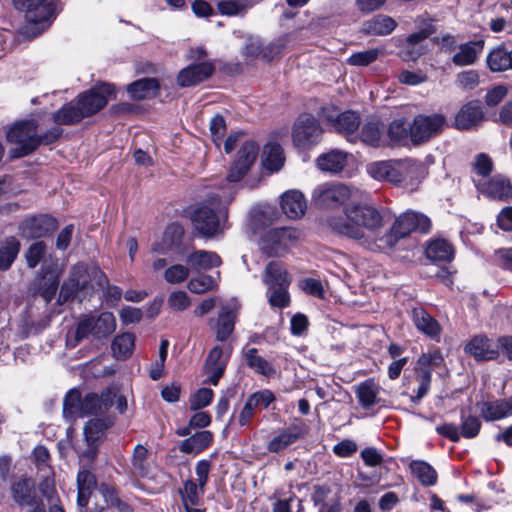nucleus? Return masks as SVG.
<instances>
[{
  "mask_svg": "<svg viewBox=\"0 0 512 512\" xmlns=\"http://www.w3.org/2000/svg\"><path fill=\"white\" fill-rule=\"evenodd\" d=\"M62 133L59 128H52L43 135H37L35 120L16 123L7 133V140L17 146L11 149L13 158H20L33 152L40 144H49L57 140Z\"/></svg>",
  "mask_w": 512,
  "mask_h": 512,
  "instance_id": "nucleus-1",
  "label": "nucleus"
},
{
  "mask_svg": "<svg viewBox=\"0 0 512 512\" xmlns=\"http://www.w3.org/2000/svg\"><path fill=\"white\" fill-rule=\"evenodd\" d=\"M93 283L98 286H104L107 283L105 274L98 267L88 268L82 262L73 265L68 280L62 285L58 298L59 304L74 298L78 291L93 289Z\"/></svg>",
  "mask_w": 512,
  "mask_h": 512,
  "instance_id": "nucleus-2",
  "label": "nucleus"
},
{
  "mask_svg": "<svg viewBox=\"0 0 512 512\" xmlns=\"http://www.w3.org/2000/svg\"><path fill=\"white\" fill-rule=\"evenodd\" d=\"M13 3L24 13L26 30L34 36L50 26L57 9V0H13Z\"/></svg>",
  "mask_w": 512,
  "mask_h": 512,
  "instance_id": "nucleus-3",
  "label": "nucleus"
},
{
  "mask_svg": "<svg viewBox=\"0 0 512 512\" xmlns=\"http://www.w3.org/2000/svg\"><path fill=\"white\" fill-rule=\"evenodd\" d=\"M252 238L269 256H278L298 238L293 226H255Z\"/></svg>",
  "mask_w": 512,
  "mask_h": 512,
  "instance_id": "nucleus-4",
  "label": "nucleus"
},
{
  "mask_svg": "<svg viewBox=\"0 0 512 512\" xmlns=\"http://www.w3.org/2000/svg\"><path fill=\"white\" fill-rule=\"evenodd\" d=\"M350 196L349 186L335 181L324 182L313 189L311 202L320 209H334L344 204Z\"/></svg>",
  "mask_w": 512,
  "mask_h": 512,
  "instance_id": "nucleus-5",
  "label": "nucleus"
},
{
  "mask_svg": "<svg viewBox=\"0 0 512 512\" xmlns=\"http://www.w3.org/2000/svg\"><path fill=\"white\" fill-rule=\"evenodd\" d=\"M221 198L228 202L232 199V194L219 195L211 197L208 203L191 208L189 216L193 224H223L228 219L227 205L221 201Z\"/></svg>",
  "mask_w": 512,
  "mask_h": 512,
  "instance_id": "nucleus-6",
  "label": "nucleus"
},
{
  "mask_svg": "<svg viewBox=\"0 0 512 512\" xmlns=\"http://www.w3.org/2000/svg\"><path fill=\"white\" fill-rule=\"evenodd\" d=\"M322 134L323 129L317 119L310 114H302L293 125V144L301 150L310 149L320 142Z\"/></svg>",
  "mask_w": 512,
  "mask_h": 512,
  "instance_id": "nucleus-7",
  "label": "nucleus"
},
{
  "mask_svg": "<svg viewBox=\"0 0 512 512\" xmlns=\"http://www.w3.org/2000/svg\"><path fill=\"white\" fill-rule=\"evenodd\" d=\"M115 97V87L110 83H97L89 90L80 93L76 101L81 107L84 115L91 117L102 110L108 101Z\"/></svg>",
  "mask_w": 512,
  "mask_h": 512,
  "instance_id": "nucleus-8",
  "label": "nucleus"
},
{
  "mask_svg": "<svg viewBox=\"0 0 512 512\" xmlns=\"http://www.w3.org/2000/svg\"><path fill=\"white\" fill-rule=\"evenodd\" d=\"M446 119L442 114L417 115L410 124V138L414 144H421L439 134Z\"/></svg>",
  "mask_w": 512,
  "mask_h": 512,
  "instance_id": "nucleus-9",
  "label": "nucleus"
},
{
  "mask_svg": "<svg viewBox=\"0 0 512 512\" xmlns=\"http://www.w3.org/2000/svg\"><path fill=\"white\" fill-rule=\"evenodd\" d=\"M287 42V37H281L264 46L258 39H249L242 54L248 63L258 59L271 61L282 52L287 46Z\"/></svg>",
  "mask_w": 512,
  "mask_h": 512,
  "instance_id": "nucleus-10",
  "label": "nucleus"
},
{
  "mask_svg": "<svg viewBox=\"0 0 512 512\" xmlns=\"http://www.w3.org/2000/svg\"><path fill=\"white\" fill-rule=\"evenodd\" d=\"M476 189L491 199L502 201L512 200V182L503 175H495L488 181H482L473 177Z\"/></svg>",
  "mask_w": 512,
  "mask_h": 512,
  "instance_id": "nucleus-11",
  "label": "nucleus"
},
{
  "mask_svg": "<svg viewBox=\"0 0 512 512\" xmlns=\"http://www.w3.org/2000/svg\"><path fill=\"white\" fill-rule=\"evenodd\" d=\"M259 146L254 141H246L238 152V156L227 175L230 183L240 181L249 171L251 165L257 158Z\"/></svg>",
  "mask_w": 512,
  "mask_h": 512,
  "instance_id": "nucleus-12",
  "label": "nucleus"
},
{
  "mask_svg": "<svg viewBox=\"0 0 512 512\" xmlns=\"http://www.w3.org/2000/svg\"><path fill=\"white\" fill-rule=\"evenodd\" d=\"M308 430V426L302 420H297L274 436L269 441L267 450L271 453H279L302 439L307 435Z\"/></svg>",
  "mask_w": 512,
  "mask_h": 512,
  "instance_id": "nucleus-13",
  "label": "nucleus"
},
{
  "mask_svg": "<svg viewBox=\"0 0 512 512\" xmlns=\"http://www.w3.org/2000/svg\"><path fill=\"white\" fill-rule=\"evenodd\" d=\"M408 162L379 161L367 166L369 175L376 180L399 183L404 179Z\"/></svg>",
  "mask_w": 512,
  "mask_h": 512,
  "instance_id": "nucleus-14",
  "label": "nucleus"
},
{
  "mask_svg": "<svg viewBox=\"0 0 512 512\" xmlns=\"http://www.w3.org/2000/svg\"><path fill=\"white\" fill-rule=\"evenodd\" d=\"M9 492L11 499L20 509H24V506L40 496L36 491L35 481L27 476L14 479L10 483Z\"/></svg>",
  "mask_w": 512,
  "mask_h": 512,
  "instance_id": "nucleus-15",
  "label": "nucleus"
},
{
  "mask_svg": "<svg viewBox=\"0 0 512 512\" xmlns=\"http://www.w3.org/2000/svg\"><path fill=\"white\" fill-rule=\"evenodd\" d=\"M280 206L287 218L293 221L302 219L308 208L304 193L297 189L284 192L280 197Z\"/></svg>",
  "mask_w": 512,
  "mask_h": 512,
  "instance_id": "nucleus-16",
  "label": "nucleus"
},
{
  "mask_svg": "<svg viewBox=\"0 0 512 512\" xmlns=\"http://www.w3.org/2000/svg\"><path fill=\"white\" fill-rule=\"evenodd\" d=\"M385 226H330L331 233L355 240L363 245H372V239L382 232Z\"/></svg>",
  "mask_w": 512,
  "mask_h": 512,
  "instance_id": "nucleus-17",
  "label": "nucleus"
},
{
  "mask_svg": "<svg viewBox=\"0 0 512 512\" xmlns=\"http://www.w3.org/2000/svg\"><path fill=\"white\" fill-rule=\"evenodd\" d=\"M345 213L352 224H379L382 221H390L389 213H380L368 205H351L346 208Z\"/></svg>",
  "mask_w": 512,
  "mask_h": 512,
  "instance_id": "nucleus-18",
  "label": "nucleus"
},
{
  "mask_svg": "<svg viewBox=\"0 0 512 512\" xmlns=\"http://www.w3.org/2000/svg\"><path fill=\"white\" fill-rule=\"evenodd\" d=\"M116 394L112 390H105L101 395L96 393L87 394L82 401L80 417L90 414L102 415L112 407V397Z\"/></svg>",
  "mask_w": 512,
  "mask_h": 512,
  "instance_id": "nucleus-19",
  "label": "nucleus"
},
{
  "mask_svg": "<svg viewBox=\"0 0 512 512\" xmlns=\"http://www.w3.org/2000/svg\"><path fill=\"white\" fill-rule=\"evenodd\" d=\"M214 66L210 62L190 65L182 69L177 76V83L181 87L196 85L212 75Z\"/></svg>",
  "mask_w": 512,
  "mask_h": 512,
  "instance_id": "nucleus-20",
  "label": "nucleus"
},
{
  "mask_svg": "<svg viewBox=\"0 0 512 512\" xmlns=\"http://www.w3.org/2000/svg\"><path fill=\"white\" fill-rule=\"evenodd\" d=\"M229 359L228 354H224L220 346H215L209 352L206 362L205 370L208 374L207 382L216 386L223 376L226 365Z\"/></svg>",
  "mask_w": 512,
  "mask_h": 512,
  "instance_id": "nucleus-21",
  "label": "nucleus"
},
{
  "mask_svg": "<svg viewBox=\"0 0 512 512\" xmlns=\"http://www.w3.org/2000/svg\"><path fill=\"white\" fill-rule=\"evenodd\" d=\"M481 417L486 421H497L512 415V396L507 399L484 401L477 404Z\"/></svg>",
  "mask_w": 512,
  "mask_h": 512,
  "instance_id": "nucleus-22",
  "label": "nucleus"
},
{
  "mask_svg": "<svg viewBox=\"0 0 512 512\" xmlns=\"http://www.w3.org/2000/svg\"><path fill=\"white\" fill-rule=\"evenodd\" d=\"M327 121L331 123L338 133L345 135L349 141H354V134L359 129L361 118L354 111H345L336 117L327 116Z\"/></svg>",
  "mask_w": 512,
  "mask_h": 512,
  "instance_id": "nucleus-23",
  "label": "nucleus"
},
{
  "mask_svg": "<svg viewBox=\"0 0 512 512\" xmlns=\"http://www.w3.org/2000/svg\"><path fill=\"white\" fill-rule=\"evenodd\" d=\"M483 111L479 104L470 102L464 105L455 117V126L459 130H469L476 127L483 120Z\"/></svg>",
  "mask_w": 512,
  "mask_h": 512,
  "instance_id": "nucleus-24",
  "label": "nucleus"
},
{
  "mask_svg": "<svg viewBox=\"0 0 512 512\" xmlns=\"http://www.w3.org/2000/svg\"><path fill=\"white\" fill-rule=\"evenodd\" d=\"M412 320L420 332L431 339L439 340L442 331L441 326L423 308H414L412 310Z\"/></svg>",
  "mask_w": 512,
  "mask_h": 512,
  "instance_id": "nucleus-25",
  "label": "nucleus"
},
{
  "mask_svg": "<svg viewBox=\"0 0 512 512\" xmlns=\"http://www.w3.org/2000/svg\"><path fill=\"white\" fill-rule=\"evenodd\" d=\"M484 48V41H470L459 45L458 51L453 55L452 62L458 67L473 65Z\"/></svg>",
  "mask_w": 512,
  "mask_h": 512,
  "instance_id": "nucleus-26",
  "label": "nucleus"
},
{
  "mask_svg": "<svg viewBox=\"0 0 512 512\" xmlns=\"http://www.w3.org/2000/svg\"><path fill=\"white\" fill-rule=\"evenodd\" d=\"M465 352L478 361L491 360L497 357L498 351L493 343L486 337L476 336L466 346Z\"/></svg>",
  "mask_w": 512,
  "mask_h": 512,
  "instance_id": "nucleus-27",
  "label": "nucleus"
},
{
  "mask_svg": "<svg viewBox=\"0 0 512 512\" xmlns=\"http://www.w3.org/2000/svg\"><path fill=\"white\" fill-rule=\"evenodd\" d=\"M380 390L379 384L374 379L369 378L356 386L355 394L359 404L364 409H369L379 403Z\"/></svg>",
  "mask_w": 512,
  "mask_h": 512,
  "instance_id": "nucleus-28",
  "label": "nucleus"
},
{
  "mask_svg": "<svg viewBox=\"0 0 512 512\" xmlns=\"http://www.w3.org/2000/svg\"><path fill=\"white\" fill-rule=\"evenodd\" d=\"M348 154L342 150H331L316 159L317 167L324 172L339 173L347 164Z\"/></svg>",
  "mask_w": 512,
  "mask_h": 512,
  "instance_id": "nucleus-29",
  "label": "nucleus"
},
{
  "mask_svg": "<svg viewBox=\"0 0 512 512\" xmlns=\"http://www.w3.org/2000/svg\"><path fill=\"white\" fill-rule=\"evenodd\" d=\"M379 230L382 232L375 239H372V244L377 245L380 249L392 248L399 239L404 238L411 232L409 226H386L379 228Z\"/></svg>",
  "mask_w": 512,
  "mask_h": 512,
  "instance_id": "nucleus-30",
  "label": "nucleus"
},
{
  "mask_svg": "<svg viewBox=\"0 0 512 512\" xmlns=\"http://www.w3.org/2000/svg\"><path fill=\"white\" fill-rule=\"evenodd\" d=\"M396 21L386 15H376L362 25V32L367 35L384 36L396 28Z\"/></svg>",
  "mask_w": 512,
  "mask_h": 512,
  "instance_id": "nucleus-31",
  "label": "nucleus"
},
{
  "mask_svg": "<svg viewBox=\"0 0 512 512\" xmlns=\"http://www.w3.org/2000/svg\"><path fill=\"white\" fill-rule=\"evenodd\" d=\"M510 60V50L504 44L492 48L486 56L487 67L493 73L508 71Z\"/></svg>",
  "mask_w": 512,
  "mask_h": 512,
  "instance_id": "nucleus-32",
  "label": "nucleus"
},
{
  "mask_svg": "<svg viewBox=\"0 0 512 512\" xmlns=\"http://www.w3.org/2000/svg\"><path fill=\"white\" fill-rule=\"evenodd\" d=\"M264 282L268 287H289L291 277L281 262L271 261L266 266Z\"/></svg>",
  "mask_w": 512,
  "mask_h": 512,
  "instance_id": "nucleus-33",
  "label": "nucleus"
},
{
  "mask_svg": "<svg viewBox=\"0 0 512 512\" xmlns=\"http://www.w3.org/2000/svg\"><path fill=\"white\" fill-rule=\"evenodd\" d=\"M187 263L192 270H209L222 264L220 256L212 251L198 250L188 255Z\"/></svg>",
  "mask_w": 512,
  "mask_h": 512,
  "instance_id": "nucleus-34",
  "label": "nucleus"
},
{
  "mask_svg": "<svg viewBox=\"0 0 512 512\" xmlns=\"http://www.w3.org/2000/svg\"><path fill=\"white\" fill-rule=\"evenodd\" d=\"M96 487V478L94 474L86 467H82L77 474V502L81 507L88 504L89 497Z\"/></svg>",
  "mask_w": 512,
  "mask_h": 512,
  "instance_id": "nucleus-35",
  "label": "nucleus"
},
{
  "mask_svg": "<svg viewBox=\"0 0 512 512\" xmlns=\"http://www.w3.org/2000/svg\"><path fill=\"white\" fill-rule=\"evenodd\" d=\"M213 442V434L208 431H200L181 442L179 450L185 454H198L208 448Z\"/></svg>",
  "mask_w": 512,
  "mask_h": 512,
  "instance_id": "nucleus-36",
  "label": "nucleus"
},
{
  "mask_svg": "<svg viewBox=\"0 0 512 512\" xmlns=\"http://www.w3.org/2000/svg\"><path fill=\"white\" fill-rule=\"evenodd\" d=\"M244 358L247 366L254 370L256 373L265 377H273L276 375L275 367L259 355L256 348H248L244 351Z\"/></svg>",
  "mask_w": 512,
  "mask_h": 512,
  "instance_id": "nucleus-37",
  "label": "nucleus"
},
{
  "mask_svg": "<svg viewBox=\"0 0 512 512\" xmlns=\"http://www.w3.org/2000/svg\"><path fill=\"white\" fill-rule=\"evenodd\" d=\"M86 116L76 99L61 107L53 115V120L58 125H72L79 123Z\"/></svg>",
  "mask_w": 512,
  "mask_h": 512,
  "instance_id": "nucleus-38",
  "label": "nucleus"
},
{
  "mask_svg": "<svg viewBox=\"0 0 512 512\" xmlns=\"http://www.w3.org/2000/svg\"><path fill=\"white\" fill-rule=\"evenodd\" d=\"M234 319L233 312L224 308L215 322L212 319L209 321V325L215 331L218 341H226L232 334L235 325Z\"/></svg>",
  "mask_w": 512,
  "mask_h": 512,
  "instance_id": "nucleus-39",
  "label": "nucleus"
},
{
  "mask_svg": "<svg viewBox=\"0 0 512 512\" xmlns=\"http://www.w3.org/2000/svg\"><path fill=\"white\" fill-rule=\"evenodd\" d=\"M426 256L434 262H448L453 259L454 249L445 239H434L426 247Z\"/></svg>",
  "mask_w": 512,
  "mask_h": 512,
  "instance_id": "nucleus-40",
  "label": "nucleus"
},
{
  "mask_svg": "<svg viewBox=\"0 0 512 512\" xmlns=\"http://www.w3.org/2000/svg\"><path fill=\"white\" fill-rule=\"evenodd\" d=\"M159 88L158 81L154 78H144L128 85V93L135 100H142L156 95Z\"/></svg>",
  "mask_w": 512,
  "mask_h": 512,
  "instance_id": "nucleus-41",
  "label": "nucleus"
},
{
  "mask_svg": "<svg viewBox=\"0 0 512 512\" xmlns=\"http://www.w3.org/2000/svg\"><path fill=\"white\" fill-rule=\"evenodd\" d=\"M114 420L112 417L91 419L84 427L85 439L89 446L99 440L104 432L112 426Z\"/></svg>",
  "mask_w": 512,
  "mask_h": 512,
  "instance_id": "nucleus-42",
  "label": "nucleus"
},
{
  "mask_svg": "<svg viewBox=\"0 0 512 512\" xmlns=\"http://www.w3.org/2000/svg\"><path fill=\"white\" fill-rule=\"evenodd\" d=\"M284 163L282 147L277 143L267 144L263 150V164L270 171H279Z\"/></svg>",
  "mask_w": 512,
  "mask_h": 512,
  "instance_id": "nucleus-43",
  "label": "nucleus"
},
{
  "mask_svg": "<svg viewBox=\"0 0 512 512\" xmlns=\"http://www.w3.org/2000/svg\"><path fill=\"white\" fill-rule=\"evenodd\" d=\"M251 224H272L278 218L276 207L269 204H259L249 212Z\"/></svg>",
  "mask_w": 512,
  "mask_h": 512,
  "instance_id": "nucleus-44",
  "label": "nucleus"
},
{
  "mask_svg": "<svg viewBox=\"0 0 512 512\" xmlns=\"http://www.w3.org/2000/svg\"><path fill=\"white\" fill-rule=\"evenodd\" d=\"M20 250V243L13 237L0 242V270L8 269L16 259Z\"/></svg>",
  "mask_w": 512,
  "mask_h": 512,
  "instance_id": "nucleus-45",
  "label": "nucleus"
},
{
  "mask_svg": "<svg viewBox=\"0 0 512 512\" xmlns=\"http://www.w3.org/2000/svg\"><path fill=\"white\" fill-rule=\"evenodd\" d=\"M94 337L106 338L116 329V320L111 312H103L97 318L93 317Z\"/></svg>",
  "mask_w": 512,
  "mask_h": 512,
  "instance_id": "nucleus-46",
  "label": "nucleus"
},
{
  "mask_svg": "<svg viewBox=\"0 0 512 512\" xmlns=\"http://www.w3.org/2000/svg\"><path fill=\"white\" fill-rule=\"evenodd\" d=\"M253 6L252 0H222L217 3L219 12L227 16H243Z\"/></svg>",
  "mask_w": 512,
  "mask_h": 512,
  "instance_id": "nucleus-47",
  "label": "nucleus"
},
{
  "mask_svg": "<svg viewBox=\"0 0 512 512\" xmlns=\"http://www.w3.org/2000/svg\"><path fill=\"white\" fill-rule=\"evenodd\" d=\"M330 489L326 486H318L313 494V501L319 507L318 512H341L338 499H330L326 501Z\"/></svg>",
  "mask_w": 512,
  "mask_h": 512,
  "instance_id": "nucleus-48",
  "label": "nucleus"
},
{
  "mask_svg": "<svg viewBox=\"0 0 512 512\" xmlns=\"http://www.w3.org/2000/svg\"><path fill=\"white\" fill-rule=\"evenodd\" d=\"M412 474L425 486H432L437 481V473L424 461H412L410 463Z\"/></svg>",
  "mask_w": 512,
  "mask_h": 512,
  "instance_id": "nucleus-49",
  "label": "nucleus"
},
{
  "mask_svg": "<svg viewBox=\"0 0 512 512\" xmlns=\"http://www.w3.org/2000/svg\"><path fill=\"white\" fill-rule=\"evenodd\" d=\"M135 338L131 333H123L116 336L112 342V352L117 358H126L134 348Z\"/></svg>",
  "mask_w": 512,
  "mask_h": 512,
  "instance_id": "nucleus-50",
  "label": "nucleus"
},
{
  "mask_svg": "<svg viewBox=\"0 0 512 512\" xmlns=\"http://www.w3.org/2000/svg\"><path fill=\"white\" fill-rule=\"evenodd\" d=\"M148 450L143 445L134 448L131 459V473L136 477H144L148 473Z\"/></svg>",
  "mask_w": 512,
  "mask_h": 512,
  "instance_id": "nucleus-51",
  "label": "nucleus"
},
{
  "mask_svg": "<svg viewBox=\"0 0 512 512\" xmlns=\"http://www.w3.org/2000/svg\"><path fill=\"white\" fill-rule=\"evenodd\" d=\"M82 401L83 399L81 398V394L78 390H70L66 394L63 402L64 416L69 419L80 417Z\"/></svg>",
  "mask_w": 512,
  "mask_h": 512,
  "instance_id": "nucleus-52",
  "label": "nucleus"
},
{
  "mask_svg": "<svg viewBox=\"0 0 512 512\" xmlns=\"http://www.w3.org/2000/svg\"><path fill=\"white\" fill-rule=\"evenodd\" d=\"M471 168L472 178L475 177L485 181L484 178L488 177L493 170V161L489 155L485 153H479L475 156L473 162L471 163Z\"/></svg>",
  "mask_w": 512,
  "mask_h": 512,
  "instance_id": "nucleus-53",
  "label": "nucleus"
},
{
  "mask_svg": "<svg viewBox=\"0 0 512 512\" xmlns=\"http://www.w3.org/2000/svg\"><path fill=\"white\" fill-rule=\"evenodd\" d=\"M417 23L420 27L419 31L410 34L406 39L410 45H415L436 32L434 20L429 17L421 16L418 18Z\"/></svg>",
  "mask_w": 512,
  "mask_h": 512,
  "instance_id": "nucleus-54",
  "label": "nucleus"
},
{
  "mask_svg": "<svg viewBox=\"0 0 512 512\" xmlns=\"http://www.w3.org/2000/svg\"><path fill=\"white\" fill-rule=\"evenodd\" d=\"M218 288V281L212 276L201 274L197 277H193L188 282V289L195 294H203L208 291H214Z\"/></svg>",
  "mask_w": 512,
  "mask_h": 512,
  "instance_id": "nucleus-55",
  "label": "nucleus"
},
{
  "mask_svg": "<svg viewBox=\"0 0 512 512\" xmlns=\"http://www.w3.org/2000/svg\"><path fill=\"white\" fill-rule=\"evenodd\" d=\"M444 363V359L439 350H432L422 354L418 361L416 371L428 370L430 373L433 369H436Z\"/></svg>",
  "mask_w": 512,
  "mask_h": 512,
  "instance_id": "nucleus-56",
  "label": "nucleus"
},
{
  "mask_svg": "<svg viewBox=\"0 0 512 512\" xmlns=\"http://www.w3.org/2000/svg\"><path fill=\"white\" fill-rule=\"evenodd\" d=\"M204 490H200L198 484L192 480L184 483L183 489L180 491L183 504H199Z\"/></svg>",
  "mask_w": 512,
  "mask_h": 512,
  "instance_id": "nucleus-57",
  "label": "nucleus"
},
{
  "mask_svg": "<svg viewBox=\"0 0 512 512\" xmlns=\"http://www.w3.org/2000/svg\"><path fill=\"white\" fill-rule=\"evenodd\" d=\"M289 287L278 286L268 287V300L271 306L284 308L290 303V295L288 293Z\"/></svg>",
  "mask_w": 512,
  "mask_h": 512,
  "instance_id": "nucleus-58",
  "label": "nucleus"
},
{
  "mask_svg": "<svg viewBox=\"0 0 512 512\" xmlns=\"http://www.w3.org/2000/svg\"><path fill=\"white\" fill-rule=\"evenodd\" d=\"M380 55L379 49H369L353 53L348 59L347 63L352 66H368L377 60Z\"/></svg>",
  "mask_w": 512,
  "mask_h": 512,
  "instance_id": "nucleus-59",
  "label": "nucleus"
},
{
  "mask_svg": "<svg viewBox=\"0 0 512 512\" xmlns=\"http://www.w3.org/2000/svg\"><path fill=\"white\" fill-rule=\"evenodd\" d=\"M388 135L394 142H401L410 136V125L404 119H396L389 125Z\"/></svg>",
  "mask_w": 512,
  "mask_h": 512,
  "instance_id": "nucleus-60",
  "label": "nucleus"
},
{
  "mask_svg": "<svg viewBox=\"0 0 512 512\" xmlns=\"http://www.w3.org/2000/svg\"><path fill=\"white\" fill-rule=\"evenodd\" d=\"M461 418V436L468 439L476 437L479 434L481 428V422L479 418L472 415L465 416L463 413Z\"/></svg>",
  "mask_w": 512,
  "mask_h": 512,
  "instance_id": "nucleus-61",
  "label": "nucleus"
},
{
  "mask_svg": "<svg viewBox=\"0 0 512 512\" xmlns=\"http://www.w3.org/2000/svg\"><path fill=\"white\" fill-rule=\"evenodd\" d=\"M41 493L47 501L49 512H64V509L60 505V499L53 483L50 484L46 482L44 486L41 487Z\"/></svg>",
  "mask_w": 512,
  "mask_h": 512,
  "instance_id": "nucleus-62",
  "label": "nucleus"
},
{
  "mask_svg": "<svg viewBox=\"0 0 512 512\" xmlns=\"http://www.w3.org/2000/svg\"><path fill=\"white\" fill-rule=\"evenodd\" d=\"M190 269L181 264H174L164 272V278L168 283L178 284L184 282L189 277Z\"/></svg>",
  "mask_w": 512,
  "mask_h": 512,
  "instance_id": "nucleus-63",
  "label": "nucleus"
},
{
  "mask_svg": "<svg viewBox=\"0 0 512 512\" xmlns=\"http://www.w3.org/2000/svg\"><path fill=\"white\" fill-rule=\"evenodd\" d=\"M59 281L57 277H42L39 282L38 293L46 301L50 302L58 289Z\"/></svg>",
  "mask_w": 512,
  "mask_h": 512,
  "instance_id": "nucleus-64",
  "label": "nucleus"
}]
</instances>
